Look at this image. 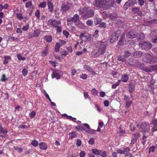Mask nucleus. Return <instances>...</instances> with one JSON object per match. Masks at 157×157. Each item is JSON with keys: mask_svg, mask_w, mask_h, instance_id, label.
<instances>
[{"mask_svg": "<svg viewBox=\"0 0 157 157\" xmlns=\"http://www.w3.org/2000/svg\"><path fill=\"white\" fill-rule=\"evenodd\" d=\"M155 147L154 146H152L151 147H150L149 149V151L148 152L149 153H150L151 152H154L155 150Z\"/></svg>", "mask_w": 157, "mask_h": 157, "instance_id": "obj_45", "label": "nucleus"}, {"mask_svg": "<svg viewBox=\"0 0 157 157\" xmlns=\"http://www.w3.org/2000/svg\"><path fill=\"white\" fill-rule=\"evenodd\" d=\"M40 33V31L38 30H36L34 31L33 34V35H32L31 37H30V38H32L33 37H38Z\"/></svg>", "mask_w": 157, "mask_h": 157, "instance_id": "obj_22", "label": "nucleus"}, {"mask_svg": "<svg viewBox=\"0 0 157 157\" xmlns=\"http://www.w3.org/2000/svg\"><path fill=\"white\" fill-rule=\"evenodd\" d=\"M86 17H92L94 14V10L90 8H87L86 14Z\"/></svg>", "mask_w": 157, "mask_h": 157, "instance_id": "obj_10", "label": "nucleus"}, {"mask_svg": "<svg viewBox=\"0 0 157 157\" xmlns=\"http://www.w3.org/2000/svg\"><path fill=\"white\" fill-rule=\"evenodd\" d=\"M91 92L92 94L94 95H97L98 94V91L95 88L92 89L91 90Z\"/></svg>", "mask_w": 157, "mask_h": 157, "instance_id": "obj_44", "label": "nucleus"}, {"mask_svg": "<svg viewBox=\"0 0 157 157\" xmlns=\"http://www.w3.org/2000/svg\"><path fill=\"white\" fill-rule=\"evenodd\" d=\"M36 112L34 111H32L29 113V116L31 119L34 117L36 116Z\"/></svg>", "mask_w": 157, "mask_h": 157, "instance_id": "obj_46", "label": "nucleus"}, {"mask_svg": "<svg viewBox=\"0 0 157 157\" xmlns=\"http://www.w3.org/2000/svg\"><path fill=\"white\" fill-rule=\"evenodd\" d=\"M46 5V3L45 2H44L38 5V6L42 8H44Z\"/></svg>", "mask_w": 157, "mask_h": 157, "instance_id": "obj_41", "label": "nucleus"}, {"mask_svg": "<svg viewBox=\"0 0 157 157\" xmlns=\"http://www.w3.org/2000/svg\"><path fill=\"white\" fill-rule=\"evenodd\" d=\"M89 143L91 145H92L94 144V140L93 138H92L90 139L88 141Z\"/></svg>", "mask_w": 157, "mask_h": 157, "instance_id": "obj_62", "label": "nucleus"}, {"mask_svg": "<svg viewBox=\"0 0 157 157\" xmlns=\"http://www.w3.org/2000/svg\"><path fill=\"white\" fill-rule=\"evenodd\" d=\"M113 0H95L94 6L102 10H106L113 5Z\"/></svg>", "mask_w": 157, "mask_h": 157, "instance_id": "obj_1", "label": "nucleus"}, {"mask_svg": "<svg viewBox=\"0 0 157 157\" xmlns=\"http://www.w3.org/2000/svg\"><path fill=\"white\" fill-rule=\"evenodd\" d=\"M85 155V152L84 151H81L79 154L80 157H84Z\"/></svg>", "mask_w": 157, "mask_h": 157, "instance_id": "obj_64", "label": "nucleus"}, {"mask_svg": "<svg viewBox=\"0 0 157 157\" xmlns=\"http://www.w3.org/2000/svg\"><path fill=\"white\" fill-rule=\"evenodd\" d=\"M31 144L33 146L36 147L39 144L38 141L36 140H34L32 141Z\"/></svg>", "mask_w": 157, "mask_h": 157, "instance_id": "obj_37", "label": "nucleus"}, {"mask_svg": "<svg viewBox=\"0 0 157 157\" xmlns=\"http://www.w3.org/2000/svg\"><path fill=\"white\" fill-rule=\"evenodd\" d=\"M93 23V21L90 20H88L86 22V24L89 26L92 25Z\"/></svg>", "mask_w": 157, "mask_h": 157, "instance_id": "obj_61", "label": "nucleus"}, {"mask_svg": "<svg viewBox=\"0 0 157 157\" xmlns=\"http://www.w3.org/2000/svg\"><path fill=\"white\" fill-rule=\"evenodd\" d=\"M143 61L147 63H151L152 61V56L150 54L145 53L143 56Z\"/></svg>", "mask_w": 157, "mask_h": 157, "instance_id": "obj_7", "label": "nucleus"}, {"mask_svg": "<svg viewBox=\"0 0 157 157\" xmlns=\"http://www.w3.org/2000/svg\"><path fill=\"white\" fill-rule=\"evenodd\" d=\"M79 18V16L77 14H75L74 15L73 17H72V20L74 23H75L76 22L78 21Z\"/></svg>", "mask_w": 157, "mask_h": 157, "instance_id": "obj_24", "label": "nucleus"}, {"mask_svg": "<svg viewBox=\"0 0 157 157\" xmlns=\"http://www.w3.org/2000/svg\"><path fill=\"white\" fill-rule=\"evenodd\" d=\"M151 69L153 71H157V65H152L150 67Z\"/></svg>", "mask_w": 157, "mask_h": 157, "instance_id": "obj_51", "label": "nucleus"}, {"mask_svg": "<svg viewBox=\"0 0 157 157\" xmlns=\"http://www.w3.org/2000/svg\"><path fill=\"white\" fill-rule=\"evenodd\" d=\"M140 135L139 133H136L134 134L132 136V138L137 140L140 137Z\"/></svg>", "mask_w": 157, "mask_h": 157, "instance_id": "obj_40", "label": "nucleus"}, {"mask_svg": "<svg viewBox=\"0 0 157 157\" xmlns=\"http://www.w3.org/2000/svg\"><path fill=\"white\" fill-rule=\"evenodd\" d=\"M138 3L140 6H142L144 5L145 3L144 0H138Z\"/></svg>", "mask_w": 157, "mask_h": 157, "instance_id": "obj_54", "label": "nucleus"}, {"mask_svg": "<svg viewBox=\"0 0 157 157\" xmlns=\"http://www.w3.org/2000/svg\"><path fill=\"white\" fill-rule=\"evenodd\" d=\"M16 15L17 17V19H19L21 20L23 18L22 14L21 13H16Z\"/></svg>", "mask_w": 157, "mask_h": 157, "instance_id": "obj_47", "label": "nucleus"}, {"mask_svg": "<svg viewBox=\"0 0 157 157\" xmlns=\"http://www.w3.org/2000/svg\"><path fill=\"white\" fill-rule=\"evenodd\" d=\"M48 52V45L46 46L45 48V49L41 53V56L44 57L46 56Z\"/></svg>", "mask_w": 157, "mask_h": 157, "instance_id": "obj_20", "label": "nucleus"}, {"mask_svg": "<svg viewBox=\"0 0 157 157\" xmlns=\"http://www.w3.org/2000/svg\"><path fill=\"white\" fill-rule=\"evenodd\" d=\"M60 48L59 44V43H57L55 46V51L56 52H58Z\"/></svg>", "mask_w": 157, "mask_h": 157, "instance_id": "obj_35", "label": "nucleus"}, {"mask_svg": "<svg viewBox=\"0 0 157 157\" xmlns=\"http://www.w3.org/2000/svg\"><path fill=\"white\" fill-rule=\"evenodd\" d=\"M101 21V19L99 18H97L95 20L94 23L95 25L99 24Z\"/></svg>", "mask_w": 157, "mask_h": 157, "instance_id": "obj_48", "label": "nucleus"}, {"mask_svg": "<svg viewBox=\"0 0 157 157\" xmlns=\"http://www.w3.org/2000/svg\"><path fill=\"white\" fill-rule=\"evenodd\" d=\"M124 55L123 56H120L118 57L117 59L118 61L125 62L126 61Z\"/></svg>", "mask_w": 157, "mask_h": 157, "instance_id": "obj_29", "label": "nucleus"}, {"mask_svg": "<svg viewBox=\"0 0 157 157\" xmlns=\"http://www.w3.org/2000/svg\"><path fill=\"white\" fill-rule=\"evenodd\" d=\"M69 135L70 136L71 139H72L73 138L77 137V135L76 134V132H69Z\"/></svg>", "mask_w": 157, "mask_h": 157, "instance_id": "obj_23", "label": "nucleus"}, {"mask_svg": "<svg viewBox=\"0 0 157 157\" xmlns=\"http://www.w3.org/2000/svg\"><path fill=\"white\" fill-rule=\"evenodd\" d=\"M70 5L69 2H67L66 4L64 3L61 6V9L60 10L63 12L67 11L70 8Z\"/></svg>", "mask_w": 157, "mask_h": 157, "instance_id": "obj_11", "label": "nucleus"}, {"mask_svg": "<svg viewBox=\"0 0 157 157\" xmlns=\"http://www.w3.org/2000/svg\"><path fill=\"white\" fill-rule=\"evenodd\" d=\"M87 8H80L78 10L79 14H81L83 17H86V14Z\"/></svg>", "mask_w": 157, "mask_h": 157, "instance_id": "obj_12", "label": "nucleus"}, {"mask_svg": "<svg viewBox=\"0 0 157 157\" xmlns=\"http://www.w3.org/2000/svg\"><path fill=\"white\" fill-rule=\"evenodd\" d=\"M99 155L102 157H106L107 156L106 151H100V153Z\"/></svg>", "mask_w": 157, "mask_h": 157, "instance_id": "obj_36", "label": "nucleus"}, {"mask_svg": "<svg viewBox=\"0 0 157 157\" xmlns=\"http://www.w3.org/2000/svg\"><path fill=\"white\" fill-rule=\"evenodd\" d=\"M63 75V72L61 71L54 70L52 74V78H56V79H59Z\"/></svg>", "mask_w": 157, "mask_h": 157, "instance_id": "obj_4", "label": "nucleus"}, {"mask_svg": "<svg viewBox=\"0 0 157 157\" xmlns=\"http://www.w3.org/2000/svg\"><path fill=\"white\" fill-rule=\"evenodd\" d=\"M14 149L18 152H21L23 151V149L21 148L18 147H14Z\"/></svg>", "mask_w": 157, "mask_h": 157, "instance_id": "obj_42", "label": "nucleus"}, {"mask_svg": "<svg viewBox=\"0 0 157 157\" xmlns=\"http://www.w3.org/2000/svg\"><path fill=\"white\" fill-rule=\"evenodd\" d=\"M29 26L28 24L26 26H24L22 28V30L24 31H26L29 29Z\"/></svg>", "mask_w": 157, "mask_h": 157, "instance_id": "obj_59", "label": "nucleus"}, {"mask_svg": "<svg viewBox=\"0 0 157 157\" xmlns=\"http://www.w3.org/2000/svg\"><path fill=\"white\" fill-rule=\"evenodd\" d=\"M121 82V80H119L115 84H113L112 86V87L113 89H115L116 87L119 85L120 83Z\"/></svg>", "mask_w": 157, "mask_h": 157, "instance_id": "obj_33", "label": "nucleus"}, {"mask_svg": "<svg viewBox=\"0 0 157 157\" xmlns=\"http://www.w3.org/2000/svg\"><path fill=\"white\" fill-rule=\"evenodd\" d=\"M92 152L96 155H99L100 154V151L98 150L97 149H94L92 150Z\"/></svg>", "mask_w": 157, "mask_h": 157, "instance_id": "obj_43", "label": "nucleus"}, {"mask_svg": "<svg viewBox=\"0 0 157 157\" xmlns=\"http://www.w3.org/2000/svg\"><path fill=\"white\" fill-rule=\"evenodd\" d=\"M110 17L111 19L113 20H116L117 18V15L116 13H112L111 14H110Z\"/></svg>", "mask_w": 157, "mask_h": 157, "instance_id": "obj_25", "label": "nucleus"}, {"mask_svg": "<svg viewBox=\"0 0 157 157\" xmlns=\"http://www.w3.org/2000/svg\"><path fill=\"white\" fill-rule=\"evenodd\" d=\"M0 132L2 134H6L8 132L7 130L6 129H4L1 126L0 124Z\"/></svg>", "mask_w": 157, "mask_h": 157, "instance_id": "obj_31", "label": "nucleus"}, {"mask_svg": "<svg viewBox=\"0 0 157 157\" xmlns=\"http://www.w3.org/2000/svg\"><path fill=\"white\" fill-rule=\"evenodd\" d=\"M96 48L98 49L96 52L94 51L92 53L93 56L94 58L99 57L103 55L105 53L106 48V43L102 41H98L95 44Z\"/></svg>", "mask_w": 157, "mask_h": 157, "instance_id": "obj_2", "label": "nucleus"}, {"mask_svg": "<svg viewBox=\"0 0 157 157\" xmlns=\"http://www.w3.org/2000/svg\"><path fill=\"white\" fill-rule=\"evenodd\" d=\"M131 6L129 2L128 1L126 2L123 6V8L124 10H126L128 9V8Z\"/></svg>", "mask_w": 157, "mask_h": 157, "instance_id": "obj_30", "label": "nucleus"}, {"mask_svg": "<svg viewBox=\"0 0 157 157\" xmlns=\"http://www.w3.org/2000/svg\"><path fill=\"white\" fill-rule=\"evenodd\" d=\"M17 58L19 60H25L26 58L25 57H23L20 54H18L17 55Z\"/></svg>", "mask_w": 157, "mask_h": 157, "instance_id": "obj_39", "label": "nucleus"}, {"mask_svg": "<svg viewBox=\"0 0 157 157\" xmlns=\"http://www.w3.org/2000/svg\"><path fill=\"white\" fill-rule=\"evenodd\" d=\"M137 1L136 0H131L130 2H129V4L131 6L136 4Z\"/></svg>", "mask_w": 157, "mask_h": 157, "instance_id": "obj_55", "label": "nucleus"}, {"mask_svg": "<svg viewBox=\"0 0 157 157\" xmlns=\"http://www.w3.org/2000/svg\"><path fill=\"white\" fill-rule=\"evenodd\" d=\"M122 39H120L118 43L117 46L119 47L120 46H122L123 44V42Z\"/></svg>", "mask_w": 157, "mask_h": 157, "instance_id": "obj_50", "label": "nucleus"}, {"mask_svg": "<svg viewBox=\"0 0 157 157\" xmlns=\"http://www.w3.org/2000/svg\"><path fill=\"white\" fill-rule=\"evenodd\" d=\"M79 37L82 41H85L88 40L90 42L91 37L87 34H86L83 33H81L79 35Z\"/></svg>", "mask_w": 157, "mask_h": 157, "instance_id": "obj_8", "label": "nucleus"}, {"mask_svg": "<svg viewBox=\"0 0 157 157\" xmlns=\"http://www.w3.org/2000/svg\"><path fill=\"white\" fill-rule=\"evenodd\" d=\"M98 30H96L95 31V32L94 33L93 35V36L95 37H98Z\"/></svg>", "mask_w": 157, "mask_h": 157, "instance_id": "obj_60", "label": "nucleus"}, {"mask_svg": "<svg viewBox=\"0 0 157 157\" xmlns=\"http://www.w3.org/2000/svg\"><path fill=\"white\" fill-rule=\"evenodd\" d=\"M128 77L127 75L126 74H124L122 76L121 80V81H122L123 82H126L128 81Z\"/></svg>", "mask_w": 157, "mask_h": 157, "instance_id": "obj_17", "label": "nucleus"}, {"mask_svg": "<svg viewBox=\"0 0 157 157\" xmlns=\"http://www.w3.org/2000/svg\"><path fill=\"white\" fill-rule=\"evenodd\" d=\"M157 36V30H155V31L152 30L148 35V37L151 40L152 39L154 38Z\"/></svg>", "mask_w": 157, "mask_h": 157, "instance_id": "obj_14", "label": "nucleus"}, {"mask_svg": "<svg viewBox=\"0 0 157 157\" xmlns=\"http://www.w3.org/2000/svg\"><path fill=\"white\" fill-rule=\"evenodd\" d=\"M84 68L93 75H94L96 74L95 72L93 71L92 68L86 65H84Z\"/></svg>", "mask_w": 157, "mask_h": 157, "instance_id": "obj_15", "label": "nucleus"}, {"mask_svg": "<svg viewBox=\"0 0 157 157\" xmlns=\"http://www.w3.org/2000/svg\"><path fill=\"white\" fill-rule=\"evenodd\" d=\"M7 80L5 74H3L2 75V77L1 78V80L2 82H5Z\"/></svg>", "mask_w": 157, "mask_h": 157, "instance_id": "obj_49", "label": "nucleus"}, {"mask_svg": "<svg viewBox=\"0 0 157 157\" xmlns=\"http://www.w3.org/2000/svg\"><path fill=\"white\" fill-rule=\"evenodd\" d=\"M40 148L41 149L45 150L47 148V146L45 143H40L39 144Z\"/></svg>", "mask_w": 157, "mask_h": 157, "instance_id": "obj_19", "label": "nucleus"}, {"mask_svg": "<svg viewBox=\"0 0 157 157\" xmlns=\"http://www.w3.org/2000/svg\"><path fill=\"white\" fill-rule=\"evenodd\" d=\"M35 15L38 18H39L40 17V11L39 10H37L36 11Z\"/></svg>", "mask_w": 157, "mask_h": 157, "instance_id": "obj_57", "label": "nucleus"}, {"mask_svg": "<svg viewBox=\"0 0 157 157\" xmlns=\"http://www.w3.org/2000/svg\"><path fill=\"white\" fill-rule=\"evenodd\" d=\"M124 57L125 58H127L130 56L131 53L129 51H126L124 52Z\"/></svg>", "mask_w": 157, "mask_h": 157, "instance_id": "obj_38", "label": "nucleus"}, {"mask_svg": "<svg viewBox=\"0 0 157 157\" xmlns=\"http://www.w3.org/2000/svg\"><path fill=\"white\" fill-rule=\"evenodd\" d=\"M142 53L141 51H136L133 53V55L135 58L140 57L141 56Z\"/></svg>", "mask_w": 157, "mask_h": 157, "instance_id": "obj_18", "label": "nucleus"}, {"mask_svg": "<svg viewBox=\"0 0 157 157\" xmlns=\"http://www.w3.org/2000/svg\"><path fill=\"white\" fill-rule=\"evenodd\" d=\"M67 21L68 23L67 25H72L74 23L73 21L72 20V17L67 18Z\"/></svg>", "mask_w": 157, "mask_h": 157, "instance_id": "obj_32", "label": "nucleus"}, {"mask_svg": "<svg viewBox=\"0 0 157 157\" xmlns=\"http://www.w3.org/2000/svg\"><path fill=\"white\" fill-rule=\"evenodd\" d=\"M113 35H114L112 36V37L110 40V42H112L117 40L119 36V35L117 34H115V36H114V33Z\"/></svg>", "mask_w": 157, "mask_h": 157, "instance_id": "obj_27", "label": "nucleus"}, {"mask_svg": "<svg viewBox=\"0 0 157 157\" xmlns=\"http://www.w3.org/2000/svg\"><path fill=\"white\" fill-rule=\"evenodd\" d=\"M145 38V36L143 33H141L140 35L137 38V40L138 41L143 40Z\"/></svg>", "mask_w": 157, "mask_h": 157, "instance_id": "obj_34", "label": "nucleus"}, {"mask_svg": "<svg viewBox=\"0 0 157 157\" xmlns=\"http://www.w3.org/2000/svg\"><path fill=\"white\" fill-rule=\"evenodd\" d=\"M141 128L142 132H148L149 130V126L146 122L142 123L141 125Z\"/></svg>", "mask_w": 157, "mask_h": 157, "instance_id": "obj_6", "label": "nucleus"}, {"mask_svg": "<svg viewBox=\"0 0 157 157\" xmlns=\"http://www.w3.org/2000/svg\"><path fill=\"white\" fill-rule=\"evenodd\" d=\"M139 46L143 49L148 50L151 48L152 45L148 41H141L139 43Z\"/></svg>", "mask_w": 157, "mask_h": 157, "instance_id": "obj_3", "label": "nucleus"}, {"mask_svg": "<svg viewBox=\"0 0 157 157\" xmlns=\"http://www.w3.org/2000/svg\"><path fill=\"white\" fill-rule=\"evenodd\" d=\"M32 2L31 1H28L26 4L25 7L29 8L32 5Z\"/></svg>", "mask_w": 157, "mask_h": 157, "instance_id": "obj_53", "label": "nucleus"}, {"mask_svg": "<svg viewBox=\"0 0 157 157\" xmlns=\"http://www.w3.org/2000/svg\"><path fill=\"white\" fill-rule=\"evenodd\" d=\"M138 35L137 33L135 32L130 31L128 32L126 36L129 38H133L136 37Z\"/></svg>", "mask_w": 157, "mask_h": 157, "instance_id": "obj_9", "label": "nucleus"}, {"mask_svg": "<svg viewBox=\"0 0 157 157\" xmlns=\"http://www.w3.org/2000/svg\"><path fill=\"white\" fill-rule=\"evenodd\" d=\"M61 22L60 21L49 19L48 21V24L54 27L55 28L58 26V25H61Z\"/></svg>", "mask_w": 157, "mask_h": 157, "instance_id": "obj_5", "label": "nucleus"}, {"mask_svg": "<svg viewBox=\"0 0 157 157\" xmlns=\"http://www.w3.org/2000/svg\"><path fill=\"white\" fill-rule=\"evenodd\" d=\"M44 40L48 42H50L52 40V37L51 36H45L44 38Z\"/></svg>", "mask_w": 157, "mask_h": 157, "instance_id": "obj_26", "label": "nucleus"}, {"mask_svg": "<svg viewBox=\"0 0 157 157\" xmlns=\"http://www.w3.org/2000/svg\"><path fill=\"white\" fill-rule=\"evenodd\" d=\"M134 88L132 86H130L129 87V91L130 93L133 92L134 90Z\"/></svg>", "mask_w": 157, "mask_h": 157, "instance_id": "obj_63", "label": "nucleus"}, {"mask_svg": "<svg viewBox=\"0 0 157 157\" xmlns=\"http://www.w3.org/2000/svg\"><path fill=\"white\" fill-rule=\"evenodd\" d=\"M87 77V75L86 74H82L80 76V78L83 79H86Z\"/></svg>", "mask_w": 157, "mask_h": 157, "instance_id": "obj_58", "label": "nucleus"}, {"mask_svg": "<svg viewBox=\"0 0 157 157\" xmlns=\"http://www.w3.org/2000/svg\"><path fill=\"white\" fill-rule=\"evenodd\" d=\"M12 22H10L6 26V28L7 30H10L12 26Z\"/></svg>", "mask_w": 157, "mask_h": 157, "instance_id": "obj_56", "label": "nucleus"}, {"mask_svg": "<svg viewBox=\"0 0 157 157\" xmlns=\"http://www.w3.org/2000/svg\"><path fill=\"white\" fill-rule=\"evenodd\" d=\"M22 73L23 75L24 76H25L28 73V71L26 69L24 68L23 69Z\"/></svg>", "mask_w": 157, "mask_h": 157, "instance_id": "obj_52", "label": "nucleus"}, {"mask_svg": "<svg viewBox=\"0 0 157 157\" xmlns=\"http://www.w3.org/2000/svg\"><path fill=\"white\" fill-rule=\"evenodd\" d=\"M132 10L135 14H138V15L141 16L142 15V13L140 9L138 7H135L132 9Z\"/></svg>", "mask_w": 157, "mask_h": 157, "instance_id": "obj_13", "label": "nucleus"}, {"mask_svg": "<svg viewBox=\"0 0 157 157\" xmlns=\"http://www.w3.org/2000/svg\"><path fill=\"white\" fill-rule=\"evenodd\" d=\"M88 130H86L85 129H83V130L85 131L86 132L89 134H94L96 132V130H92L90 128L88 129Z\"/></svg>", "mask_w": 157, "mask_h": 157, "instance_id": "obj_28", "label": "nucleus"}, {"mask_svg": "<svg viewBox=\"0 0 157 157\" xmlns=\"http://www.w3.org/2000/svg\"><path fill=\"white\" fill-rule=\"evenodd\" d=\"M48 6L49 10L50 12H52L53 10V5L52 3L50 2H48Z\"/></svg>", "mask_w": 157, "mask_h": 157, "instance_id": "obj_21", "label": "nucleus"}, {"mask_svg": "<svg viewBox=\"0 0 157 157\" xmlns=\"http://www.w3.org/2000/svg\"><path fill=\"white\" fill-rule=\"evenodd\" d=\"M75 25L77 26L80 29H83L84 28V26L82 22L79 20L75 23Z\"/></svg>", "mask_w": 157, "mask_h": 157, "instance_id": "obj_16", "label": "nucleus"}]
</instances>
